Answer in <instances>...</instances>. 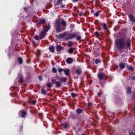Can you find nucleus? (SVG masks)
Returning <instances> with one entry per match:
<instances>
[{
	"label": "nucleus",
	"instance_id": "obj_1",
	"mask_svg": "<svg viewBox=\"0 0 135 135\" xmlns=\"http://www.w3.org/2000/svg\"><path fill=\"white\" fill-rule=\"evenodd\" d=\"M115 45L120 51H122L123 49H129L131 46V41L128 38L118 39L115 40Z\"/></svg>",
	"mask_w": 135,
	"mask_h": 135
},
{
	"label": "nucleus",
	"instance_id": "obj_23",
	"mask_svg": "<svg viewBox=\"0 0 135 135\" xmlns=\"http://www.w3.org/2000/svg\"><path fill=\"white\" fill-rule=\"evenodd\" d=\"M69 69L66 70L64 69V72H65V74L67 75H69Z\"/></svg>",
	"mask_w": 135,
	"mask_h": 135
},
{
	"label": "nucleus",
	"instance_id": "obj_53",
	"mask_svg": "<svg viewBox=\"0 0 135 135\" xmlns=\"http://www.w3.org/2000/svg\"><path fill=\"white\" fill-rule=\"evenodd\" d=\"M91 12H92V13H93L94 12V11H91Z\"/></svg>",
	"mask_w": 135,
	"mask_h": 135
},
{
	"label": "nucleus",
	"instance_id": "obj_18",
	"mask_svg": "<svg viewBox=\"0 0 135 135\" xmlns=\"http://www.w3.org/2000/svg\"><path fill=\"white\" fill-rule=\"evenodd\" d=\"M18 61L20 64H22L23 60L21 57H19L18 58Z\"/></svg>",
	"mask_w": 135,
	"mask_h": 135
},
{
	"label": "nucleus",
	"instance_id": "obj_36",
	"mask_svg": "<svg viewBox=\"0 0 135 135\" xmlns=\"http://www.w3.org/2000/svg\"><path fill=\"white\" fill-rule=\"evenodd\" d=\"M100 62V60L99 59H96L95 61V63L97 64H98L99 62Z\"/></svg>",
	"mask_w": 135,
	"mask_h": 135
},
{
	"label": "nucleus",
	"instance_id": "obj_38",
	"mask_svg": "<svg viewBox=\"0 0 135 135\" xmlns=\"http://www.w3.org/2000/svg\"><path fill=\"white\" fill-rule=\"evenodd\" d=\"M40 38V36L39 37L38 36H36L35 37V39L37 40H39Z\"/></svg>",
	"mask_w": 135,
	"mask_h": 135
},
{
	"label": "nucleus",
	"instance_id": "obj_27",
	"mask_svg": "<svg viewBox=\"0 0 135 135\" xmlns=\"http://www.w3.org/2000/svg\"><path fill=\"white\" fill-rule=\"evenodd\" d=\"M51 82L53 84H55L56 83V80L54 78L51 79Z\"/></svg>",
	"mask_w": 135,
	"mask_h": 135
},
{
	"label": "nucleus",
	"instance_id": "obj_33",
	"mask_svg": "<svg viewBox=\"0 0 135 135\" xmlns=\"http://www.w3.org/2000/svg\"><path fill=\"white\" fill-rule=\"evenodd\" d=\"M52 71L53 72L56 73L57 72V70L55 68H53L52 69Z\"/></svg>",
	"mask_w": 135,
	"mask_h": 135
},
{
	"label": "nucleus",
	"instance_id": "obj_24",
	"mask_svg": "<svg viewBox=\"0 0 135 135\" xmlns=\"http://www.w3.org/2000/svg\"><path fill=\"white\" fill-rule=\"evenodd\" d=\"M73 48H71L68 50V52L70 54H72L73 52Z\"/></svg>",
	"mask_w": 135,
	"mask_h": 135
},
{
	"label": "nucleus",
	"instance_id": "obj_42",
	"mask_svg": "<svg viewBox=\"0 0 135 135\" xmlns=\"http://www.w3.org/2000/svg\"><path fill=\"white\" fill-rule=\"evenodd\" d=\"M36 100H34L32 102V103H33V104L35 105L36 104Z\"/></svg>",
	"mask_w": 135,
	"mask_h": 135
},
{
	"label": "nucleus",
	"instance_id": "obj_7",
	"mask_svg": "<svg viewBox=\"0 0 135 135\" xmlns=\"http://www.w3.org/2000/svg\"><path fill=\"white\" fill-rule=\"evenodd\" d=\"M129 17L131 21L133 23H135V18H134L133 16L132 15H129Z\"/></svg>",
	"mask_w": 135,
	"mask_h": 135
},
{
	"label": "nucleus",
	"instance_id": "obj_17",
	"mask_svg": "<svg viewBox=\"0 0 135 135\" xmlns=\"http://www.w3.org/2000/svg\"><path fill=\"white\" fill-rule=\"evenodd\" d=\"M127 68L130 70L131 71H132L134 70V69L131 66H129L128 65H127Z\"/></svg>",
	"mask_w": 135,
	"mask_h": 135
},
{
	"label": "nucleus",
	"instance_id": "obj_39",
	"mask_svg": "<svg viewBox=\"0 0 135 135\" xmlns=\"http://www.w3.org/2000/svg\"><path fill=\"white\" fill-rule=\"evenodd\" d=\"M94 15L96 17L98 16L99 15V13L98 12H96L94 14Z\"/></svg>",
	"mask_w": 135,
	"mask_h": 135
},
{
	"label": "nucleus",
	"instance_id": "obj_30",
	"mask_svg": "<svg viewBox=\"0 0 135 135\" xmlns=\"http://www.w3.org/2000/svg\"><path fill=\"white\" fill-rule=\"evenodd\" d=\"M62 125L65 128H66L68 126V124L67 123H63L62 124Z\"/></svg>",
	"mask_w": 135,
	"mask_h": 135
},
{
	"label": "nucleus",
	"instance_id": "obj_55",
	"mask_svg": "<svg viewBox=\"0 0 135 135\" xmlns=\"http://www.w3.org/2000/svg\"><path fill=\"white\" fill-rule=\"evenodd\" d=\"M63 29H65V28H64Z\"/></svg>",
	"mask_w": 135,
	"mask_h": 135
},
{
	"label": "nucleus",
	"instance_id": "obj_34",
	"mask_svg": "<svg viewBox=\"0 0 135 135\" xmlns=\"http://www.w3.org/2000/svg\"><path fill=\"white\" fill-rule=\"evenodd\" d=\"M41 91L42 93L44 94L46 93V91L44 89H41Z\"/></svg>",
	"mask_w": 135,
	"mask_h": 135
},
{
	"label": "nucleus",
	"instance_id": "obj_15",
	"mask_svg": "<svg viewBox=\"0 0 135 135\" xmlns=\"http://www.w3.org/2000/svg\"><path fill=\"white\" fill-rule=\"evenodd\" d=\"M67 80L66 78H61L60 79V80L61 81L65 82Z\"/></svg>",
	"mask_w": 135,
	"mask_h": 135
},
{
	"label": "nucleus",
	"instance_id": "obj_22",
	"mask_svg": "<svg viewBox=\"0 0 135 135\" xmlns=\"http://www.w3.org/2000/svg\"><path fill=\"white\" fill-rule=\"evenodd\" d=\"M61 23L62 24V25L64 26H65L66 25V23L65 21L64 20H63L61 21Z\"/></svg>",
	"mask_w": 135,
	"mask_h": 135
},
{
	"label": "nucleus",
	"instance_id": "obj_2",
	"mask_svg": "<svg viewBox=\"0 0 135 135\" xmlns=\"http://www.w3.org/2000/svg\"><path fill=\"white\" fill-rule=\"evenodd\" d=\"M60 21L59 20H56L55 23V28L57 32H59L61 30V24L60 23Z\"/></svg>",
	"mask_w": 135,
	"mask_h": 135
},
{
	"label": "nucleus",
	"instance_id": "obj_47",
	"mask_svg": "<svg viewBox=\"0 0 135 135\" xmlns=\"http://www.w3.org/2000/svg\"><path fill=\"white\" fill-rule=\"evenodd\" d=\"M132 78L133 80H135V76L132 77Z\"/></svg>",
	"mask_w": 135,
	"mask_h": 135
},
{
	"label": "nucleus",
	"instance_id": "obj_45",
	"mask_svg": "<svg viewBox=\"0 0 135 135\" xmlns=\"http://www.w3.org/2000/svg\"><path fill=\"white\" fill-rule=\"evenodd\" d=\"M129 134V135H135L132 132H130V133Z\"/></svg>",
	"mask_w": 135,
	"mask_h": 135
},
{
	"label": "nucleus",
	"instance_id": "obj_48",
	"mask_svg": "<svg viewBox=\"0 0 135 135\" xmlns=\"http://www.w3.org/2000/svg\"><path fill=\"white\" fill-rule=\"evenodd\" d=\"M79 15L80 16H81L82 15L83 13H79Z\"/></svg>",
	"mask_w": 135,
	"mask_h": 135
},
{
	"label": "nucleus",
	"instance_id": "obj_31",
	"mask_svg": "<svg viewBox=\"0 0 135 135\" xmlns=\"http://www.w3.org/2000/svg\"><path fill=\"white\" fill-rule=\"evenodd\" d=\"M76 37H77L76 39L77 40H79L81 38V37L80 36H77V35H76Z\"/></svg>",
	"mask_w": 135,
	"mask_h": 135
},
{
	"label": "nucleus",
	"instance_id": "obj_28",
	"mask_svg": "<svg viewBox=\"0 0 135 135\" xmlns=\"http://www.w3.org/2000/svg\"><path fill=\"white\" fill-rule=\"evenodd\" d=\"M76 73L80 75L81 73V71L79 69H78L77 70H76Z\"/></svg>",
	"mask_w": 135,
	"mask_h": 135
},
{
	"label": "nucleus",
	"instance_id": "obj_8",
	"mask_svg": "<svg viewBox=\"0 0 135 135\" xmlns=\"http://www.w3.org/2000/svg\"><path fill=\"white\" fill-rule=\"evenodd\" d=\"M73 59L71 58H68L66 60V61L68 64H71L73 62Z\"/></svg>",
	"mask_w": 135,
	"mask_h": 135
},
{
	"label": "nucleus",
	"instance_id": "obj_14",
	"mask_svg": "<svg viewBox=\"0 0 135 135\" xmlns=\"http://www.w3.org/2000/svg\"><path fill=\"white\" fill-rule=\"evenodd\" d=\"M49 49L51 52H54V51L55 49L54 47H49Z\"/></svg>",
	"mask_w": 135,
	"mask_h": 135
},
{
	"label": "nucleus",
	"instance_id": "obj_50",
	"mask_svg": "<svg viewBox=\"0 0 135 135\" xmlns=\"http://www.w3.org/2000/svg\"><path fill=\"white\" fill-rule=\"evenodd\" d=\"M24 9L26 11V10H27V8H26V7H25L24 8Z\"/></svg>",
	"mask_w": 135,
	"mask_h": 135
},
{
	"label": "nucleus",
	"instance_id": "obj_35",
	"mask_svg": "<svg viewBox=\"0 0 135 135\" xmlns=\"http://www.w3.org/2000/svg\"><path fill=\"white\" fill-rule=\"evenodd\" d=\"M71 95L72 97L73 98H74L76 96V94L75 93H71Z\"/></svg>",
	"mask_w": 135,
	"mask_h": 135
},
{
	"label": "nucleus",
	"instance_id": "obj_19",
	"mask_svg": "<svg viewBox=\"0 0 135 135\" xmlns=\"http://www.w3.org/2000/svg\"><path fill=\"white\" fill-rule=\"evenodd\" d=\"M73 44V43L72 41H69L68 42V43L67 44V45H68V46L69 47H70L72 46V45Z\"/></svg>",
	"mask_w": 135,
	"mask_h": 135
},
{
	"label": "nucleus",
	"instance_id": "obj_11",
	"mask_svg": "<svg viewBox=\"0 0 135 135\" xmlns=\"http://www.w3.org/2000/svg\"><path fill=\"white\" fill-rule=\"evenodd\" d=\"M127 89V94H129L131 92V88L129 87H128L127 88H126Z\"/></svg>",
	"mask_w": 135,
	"mask_h": 135
},
{
	"label": "nucleus",
	"instance_id": "obj_49",
	"mask_svg": "<svg viewBox=\"0 0 135 135\" xmlns=\"http://www.w3.org/2000/svg\"><path fill=\"white\" fill-rule=\"evenodd\" d=\"M78 0H73V1L74 2H75L78 1Z\"/></svg>",
	"mask_w": 135,
	"mask_h": 135
},
{
	"label": "nucleus",
	"instance_id": "obj_6",
	"mask_svg": "<svg viewBox=\"0 0 135 135\" xmlns=\"http://www.w3.org/2000/svg\"><path fill=\"white\" fill-rule=\"evenodd\" d=\"M46 32L45 30H43L41 32L40 35V39H42L45 37Z\"/></svg>",
	"mask_w": 135,
	"mask_h": 135
},
{
	"label": "nucleus",
	"instance_id": "obj_51",
	"mask_svg": "<svg viewBox=\"0 0 135 135\" xmlns=\"http://www.w3.org/2000/svg\"><path fill=\"white\" fill-rule=\"evenodd\" d=\"M64 5H61V7H62V8H63L64 7Z\"/></svg>",
	"mask_w": 135,
	"mask_h": 135
},
{
	"label": "nucleus",
	"instance_id": "obj_43",
	"mask_svg": "<svg viewBox=\"0 0 135 135\" xmlns=\"http://www.w3.org/2000/svg\"><path fill=\"white\" fill-rule=\"evenodd\" d=\"M98 95L99 97H100L101 95V94L100 93H98Z\"/></svg>",
	"mask_w": 135,
	"mask_h": 135
},
{
	"label": "nucleus",
	"instance_id": "obj_9",
	"mask_svg": "<svg viewBox=\"0 0 135 135\" xmlns=\"http://www.w3.org/2000/svg\"><path fill=\"white\" fill-rule=\"evenodd\" d=\"M45 19H41L39 20V22L38 23L40 24H41L45 23Z\"/></svg>",
	"mask_w": 135,
	"mask_h": 135
},
{
	"label": "nucleus",
	"instance_id": "obj_29",
	"mask_svg": "<svg viewBox=\"0 0 135 135\" xmlns=\"http://www.w3.org/2000/svg\"><path fill=\"white\" fill-rule=\"evenodd\" d=\"M52 85L51 83H49L47 85V87L50 88L52 86Z\"/></svg>",
	"mask_w": 135,
	"mask_h": 135
},
{
	"label": "nucleus",
	"instance_id": "obj_44",
	"mask_svg": "<svg viewBox=\"0 0 135 135\" xmlns=\"http://www.w3.org/2000/svg\"><path fill=\"white\" fill-rule=\"evenodd\" d=\"M96 35H97V36H98V35H99V33H98V32H95V33Z\"/></svg>",
	"mask_w": 135,
	"mask_h": 135
},
{
	"label": "nucleus",
	"instance_id": "obj_4",
	"mask_svg": "<svg viewBox=\"0 0 135 135\" xmlns=\"http://www.w3.org/2000/svg\"><path fill=\"white\" fill-rule=\"evenodd\" d=\"M67 33L66 32H64L62 34H60L59 35H56V36L58 38L60 39L65 36V35H67Z\"/></svg>",
	"mask_w": 135,
	"mask_h": 135
},
{
	"label": "nucleus",
	"instance_id": "obj_41",
	"mask_svg": "<svg viewBox=\"0 0 135 135\" xmlns=\"http://www.w3.org/2000/svg\"><path fill=\"white\" fill-rule=\"evenodd\" d=\"M39 78L40 80L42 81V77L41 76H39Z\"/></svg>",
	"mask_w": 135,
	"mask_h": 135
},
{
	"label": "nucleus",
	"instance_id": "obj_5",
	"mask_svg": "<svg viewBox=\"0 0 135 135\" xmlns=\"http://www.w3.org/2000/svg\"><path fill=\"white\" fill-rule=\"evenodd\" d=\"M98 76L100 80H102L105 78V75L102 73H99L98 75Z\"/></svg>",
	"mask_w": 135,
	"mask_h": 135
},
{
	"label": "nucleus",
	"instance_id": "obj_12",
	"mask_svg": "<svg viewBox=\"0 0 135 135\" xmlns=\"http://www.w3.org/2000/svg\"><path fill=\"white\" fill-rule=\"evenodd\" d=\"M119 66L121 69H123L125 67V66L124 64L122 62L120 63L119 64Z\"/></svg>",
	"mask_w": 135,
	"mask_h": 135
},
{
	"label": "nucleus",
	"instance_id": "obj_25",
	"mask_svg": "<svg viewBox=\"0 0 135 135\" xmlns=\"http://www.w3.org/2000/svg\"><path fill=\"white\" fill-rule=\"evenodd\" d=\"M23 82V79L22 76H21L20 78V80L19 81V83H22Z\"/></svg>",
	"mask_w": 135,
	"mask_h": 135
},
{
	"label": "nucleus",
	"instance_id": "obj_52",
	"mask_svg": "<svg viewBox=\"0 0 135 135\" xmlns=\"http://www.w3.org/2000/svg\"><path fill=\"white\" fill-rule=\"evenodd\" d=\"M133 110H135V107L134 108Z\"/></svg>",
	"mask_w": 135,
	"mask_h": 135
},
{
	"label": "nucleus",
	"instance_id": "obj_40",
	"mask_svg": "<svg viewBox=\"0 0 135 135\" xmlns=\"http://www.w3.org/2000/svg\"><path fill=\"white\" fill-rule=\"evenodd\" d=\"M92 105V104L91 103H88V105L89 107H90Z\"/></svg>",
	"mask_w": 135,
	"mask_h": 135
},
{
	"label": "nucleus",
	"instance_id": "obj_46",
	"mask_svg": "<svg viewBox=\"0 0 135 135\" xmlns=\"http://www.w3.org/2000/svg\"><path fill=\"white\" fill-rule=\"evenodd\" d=\"M132 98L133 99L135 98V94H134L133 95Z\"/></svg>",
	"mask_w": 135,
	"mask_h": 135
},
{
	"label": "nucleus",
	"instance_id": "obj_3",
	"mask_svg": "<svg viewBox=\"0 0 135 135\" xmlns=\"http://www.w3.org/2000/svg\"><path fill=\"white\" fill-rule=\"evenodd\" d=\"M77 35V33L76 32L74 33H69L68 35L67 34V35L68 36V37L66 38V40H68V39H71V38L76 37Z\"/></svg>",
	"mask_w": 135,
	"mask_h": 135
},
{
	"label": "nucleus",
	"instance_id": "obj_32",
	"mask_svg": "<svg viewBox=\"0 0 135 135\" xmlns=\"http://www.w3.org/2000/svg\"><path fill=\"white\" fill-rule=\"evenodd\" d=\"M82 112V110L81 109H78L77 110V112L78 113L80 114Z\"/></svg>",
	"mask_w": 135,
	"mask_h": 135
},
{
	"label": "nucleus",
	"instance_id": "obj_54",
	"mask_svg": "<svg viewBox=\"0 0 135 135\" xmlns=\"http://www.w3.org/2000/svg\"><path fill=\"white\" fill-rule=\"evenodd\" d=\"M72 119H74V118H73V117H72Z\"/></svg>",
	"mask_w": 135,
	"mask_h": 135
},
{
	"label": "nucleus",
	"instance_id": "obj_20",
	"mask_svg": "<svg viewBox=\"0 0 135 135\" xmlns=\"http://www.w3.org/2000/svg\"><path fill=\"white\" fill-rule=\"evenodd\" d=\"M50 25H48V26H46L45 28H44V30H45V31L46 32L47 31L49 30L50 29Z\"/></svg>",
	"mask_w": 135,
	"mask_h": 135
},
{
	"label": "nucleus",
	"instance_id": "obj_26",
	"mask_svg": "<svg viewBox=\"0 0 135 135\" xmlns=\"http://www.w3.org/2000/svg\"><path fill=\"white\" fill-rule=\"evenodd\" d=\"M103 28L104 29L106 30H107V25L105 24V23H103Z\"/></svg>",
	"mask_w": 135,
	"mask_h": 135
},
{
	"label": "nucleus",
	"instance_id": "obj_37",
	"mask_svg": "<svg viewBox=\"0 0 135 135\" xmlns=\"http://www.w3.org/2000/svg\"><path fill=\"white\" fill-rule=\"evenodd\" d=\"M64 69H59L58 71L60 73H61L63 71H64Z\"/></svg>",
	"mask_w": 135,
	"mask_h": 135
},
{
	"label": "nucleus",
	"instance_id": "obj_13",
	"mask_svg": "<svg viewBox=\"0 0 135 135\" xmlns=\"http://www.w3.org/2000/svg\"><path fill=\"white\" fill-rule=\"evenodd\" d=\"M62 48V47L61 46L58 45L56 47V49L58 51H60Z\"/></svg>",
	"mask_w": 135,
	"mask_h": 135
},
{
	"label": "nucleus",
	"instance_id": "obj_21",
	"mask_svg": "<svg viewBox=\"0 0 135 135\" xmlns=\"http://www.w3.org/2000/svg\"><path fill=\"white\" fill-rule=\"evenodd\" d=\"M62 0H57V3L55 4V6H57V5L61 3Z\"/></svg>",
	"mask_w": 135,
	"mask_h": 135
},
{
	"label": "nucleus",
	"instance_id": "obj_16",
	"mask_svg": "<svg viewBox=\"0 0 135 135\" xmlns=\"http://www.w3.org/2000/svg\"><path fill=\"white\" fill-rule=\"evenodd\" d=\"M21 117L22 118L24 117L25 115H26V112L22 111L21 113Z\"/></svg>",
	"mask_w": 135,
	"mask_h": 135
},
{
	"label": "nucleus",
	"instance_id": "obj_10",
	"mask_svg": "<svg viewBox=\"0 0 135 135\" xmlns=\"http://www.w3.org/2000/svg\"><path fill=\"white\" fill-rule=\"evenodd\" d=\"M61 84L60 82L57 81L56 83V86L57 88H59L60 87Z\"/></svg>",
	"mask_w": 135,
	"mask_h": 135
}]
</instances>
